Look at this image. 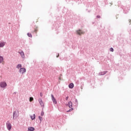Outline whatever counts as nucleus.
<instances>
[{"instance_id":"nucleus-1","label":"nucleus","mask_w":131,"mask_h":131,"mask_svg":"<svg viewBox=\"0 0 131 131\" xmlns=\"http://www.w3.org/2000/svg\"><path fill=\"white\" fill-rule=\"evenodd\" d=\"M6 126H7V128L8 130H10L12 128V125L10 123L9 121L7 122Z\"/></svg>"},{"instance_id":"nucleus-2","label":"nucleus","mask_w":131,"mask_h":131,"mask_svg":"<svg viewBox=\"0 0 131 131\" xmlns=\"http://www.w3.org/2000/svg\"><path fill=\"white\" fill-rule=\"evenodd\" d=\"M7 86V84L6 82L3 81L0 82V86L1 88H6Z\"/></svg>"},{"instance_id":"nucleus-3","label":"nucleus","mask_w":131,"mask_h":131,"mask_svg":"<svg viewBox=\"0 0 131 131\" xmlns=\"http://www.w3.org/2000/svg\"><path fill=\"white\" fill-rule=\"evenodd\" d=\"M19 72L20 73H21L22 74H24L26 72V70L24 68H21L19 69Z\"/></svg>"},{"instance_id":"nucleus-4","label":"nucleus","mask_w":131,"mask_h":131,"mask_svg":"<svg viewBox=\"0 0 131 131\" xmlns=\"http://www.w3.org/2000/svg\"><path fill=\"white\" fill-rule=\"evenodd\" d=\"M6 42L5 41L0 42V48H3L6 45Z\"/></svg>"},{"instance_id":"nucleus-5","label":"nucleus","mask_w":131,"mask_h":131,"mask_svg":"<svg viewBox=\"0 0 131 131\" xmlns=\"http://www.w3.org/2000/svg\"><path fill=\"white\" fill-rule=\"evenodd\" d=\"M77 34L80 35L81 34H83L84 33V32L80 30H79L77 31Z\"/></svg>"},{"instance_id":"nucleus-6","label":"nucleus","mask_w":131,"mask_h":131,"mask_svg":"<svg viewBox=\"0 0 131 131\" xmlns=\"http://www.w3.org/2000/svg\"><path fill=\"white\" fill-rule=\"evenodd\" d=\"M51 97H52V99L53 100V102L54 104H57V101L56 100V99L54 98V95H51Z\"/></svg>"},{"instance_id":"nucleus-7","label":"nucleus","mask_w":131,"mask_h":131,"mask_svg":"<svg viewBox=\"0 0 131 131\" xmlns=\"http://www.w3.org/2000/svg\"><path fill=\"white\" fill-rule=\"evenodd\" d=\"M17 117V114L16 112H14L13 114V119L16 118Z\"/></svg>"},{"instance_id":"nucleus-8","label":"nucleus","mask_w":131,"mask_h":131,"mask_svg":"<svg viewBox=\"0 0 131 131\" xmlns=\"http://www.w3.org/2000/svg\"><path fill=\"white\" fill-rule=\"evenodd\" d=\"M19 53L20 54V55L22 58H25V55L24 52L23 51L19 52Z\"/></svg>"},{"instance_id":"nucleus-9","label":"nucleus","mask_w":131,"mask_h":131,"mask_svg":"<svg viewBox=\"0 0 131 131\" xmlns=\"http://www.w3.org/2000/svg\"><path fill=\"white\" fill-rule=\"evenodd\" d=\"M106 74H107V71H104V72L99 73V76H103Z\"/></svg>"},{"instance_id":"nucleus-10","label":"nucleus","mask_w":131,"mask_h":131,"mask_svg":"<svg viewBox=\"0 0 131 131\" xmlns=\"http://www.w3.org/2000/svg\"><path fill=\"white\" fill-rule=\"evenodd\" d=\"M39 103H40V105H41V106H44V103L41 99H39Z\"/></svg>"},{"instance_id":"nucleus-11","label":"nucleus","mask_w":131,"mask_h":131,"mask_svg":"<svg viewBox=\"0 0 131 131\" xmlns=\"http://www.w3.org/2000/svg\"><path fill=\"white\" fill-rule=\"evenodd\" d=\"M35 130V128L32 127H29L28 128V131H34Z\"/></svg>"},{"instance_id":"nucleus-12","label":"nucleus","mask_w":131,"mask_h":131,"mask_svg":"<svg viewBox=\"0 0 131 131\" xmlns=\"http://www.w3.org/2000/svg\"><path fill=\"white\" fill-rule=\"evenodd\" d=\"M4 57L2 56H0V63H2L4 62Z\"/></svg>"},{"instance_id":"nucleus-13","label":"nucleus","mask_w":131,"mask_h":131,"mask_svg":"<svg viewBox=\"0 0 131 131\" xmlns=\"http://www.w3.org/2000/svg\"><path fill=\"white\" fill-rule=\"evenodd\" d=\"M69 87L70 88V89H73L74 88V84L73 83H70L69 85Z\"/></svg>"},{"instance_id":"nucleus-14","label":"nucleus","mask_w":131,"mask_h":131,"mask_svg":"<svg viewBox=\"0 0 131 131\" xmlns=\"http://www.w3.org/2000/svg\"><path fill=\"white\" fill-rule=\"evenodd\" d=\"M68 105H69V107L70 108H72V103L71 101H70L68 103Z\"/></svg>"},{"instance_id":"nucleus-15","label":"nucleus","mask_w":131,"mask_h":131,"mask_svg":"<svg viewBox=\"0 0 131 131\" xmlns=\"http://www.w3.org/2000/svg\"><path fill=\"white\" fill-rule=\"evenodd\" d=\"M35 114H34L32 116H31V119L33 120L35 119Z\"/></svg>"},{"instance_id":"nucleus-16","label":"nucleus","mask_w":131,"mask_h":131,"mask_svg":"<svg viewBox=\"0 0 131 131\" xmlns=\"http://www.w3.org/2000/svg\"><path fill=\"white\" fill-rule=\"evenodd\" d=\"M27 36H28V37H31V38L32 37V34L30 33H27Z\"/></svg>"},{"instance_id":"nucleus-17","label":"nucleus","mask_w":131,"mask_h":131,"mask_svg":"<svg viewBox=\"0 0 131 131\" xmlns=\"http://www.w3.org/2000/svg\"><path fill=\"white\" fill-rule=\"evenodd\" d=\"M21 68V64H18L17 66V67H16V68L18 69H20V68Z\"/></svg>"},{"instance_id":"nucleus-18","label":"nucleus","mask_w":131,"mask_h":131,"mask_svg":"<svg viewBox=\"0 0 131 131\" xmlns=\"http://www.w3.org/2000/svg\"><path fill=\"white\" fill-rule=\"evenodd\" d=\"M34 98L33 97H30V102L33 101Z\"/></svg>"},{"instance_id":"nucleus-19","label":"nucleus","mask_w":131,"mask_h":131,"mask_svg":"<svg viewBox=\"0 0 131 131\" xmlns=\"http://www.w3.org/2000/svg\"><path fill=\"white\" fill-rule=\"evenodd\" d=\"M110 51H111V52H114V48H111Z\"/></svg>"},{"instance_id":"nucleus-20","label":"nucleus","mask_w":131,"mask_h":131,"mask_svg":"<svg viewBox=\"0 0 131 131\" xmlns=\"http://www.w3.org/2000/svg\"><path fill=\"white\" fill-rule=\"evenodd\" d=\"M37 31H38L37 28H36V29H35L34 32L36 33Z\"/></svg>"},{"instance_id":"nucleus-21","label":"nucleus","mask_w":131,"mask_h":131,"mask_svg":"<svg viewBox=\"0 0 131 131\" xmlns=\"http://www.w3.org/2000/svg\"><path fill=\"white\" fill-rule=\"evenodd\" d=\"M42 118L40 116H39V120L41 122Z\"/></svg>"},{"instance_id":"nucleus-22","label":"nucleus","mask_w":131,"mask_h":131,"mask_svg":"<svg viewBox=\"0 0 131 131\" xmlns=\"http://www.w3.org/2000/svg\"><path fill=\"white\" fill-rule=\"evenodd\" d=\"M44 115V112H41V116H43Z\"/></svg>"},{"instance_id":"nucleus-23","label":"nucleus","mask_w":131,"mask_h":131,"mask_svg":"<svg viewBox=\"0 0 131 131\" xmlns=\"http://www.w3.org/2000/svg\"><path fill=\"white\" fill-rule=\"evenodd\" d=\"M73 110V108H72L69 111H67V112H70L72 111Z\"/></svg>"},{"instance_id":"nucleus-24","label":"nucleus","mask_w":131,"mask_h":131,"mask_svg":"<svg viewBox=\"0 0 131 131\" xmlns=\"http://www.w3.org/2000/svg\"><path fill=\"white\" fill-rule=\"evenodd\" d=\"M43 94L42 93H40V96L42 97Z\"/></svg>"},{"instance_id":"nucleus-25","label":"nucleus","mask_w":131,"mask_h":131,"mask_svg":"<svg viewBox=\"0 0 131 131\" xmlns=\"http://www.w3.org/2000/svg\"><path fill=\"white\" fill-rule=\"evenodd\" d=\"M98 18H100V15H97V16Z\"/></svg>"},{"instance_id":"nucleus-26","label":"nucleus","mask_w":131,"mask_h":131,"mask_svg":"<svg viewBox=\"0 0 131 131\" xmlns=\"http://www.w3.org/2000/svg\"><path fill=\"white\" fill-rule=\"evenodd\" d=\"M59 56V54L58 55V56H57V57L58 58Z\"/></svg>"},{"instance_id":"nucleus-27","label":"nucleus","mask_w":131,"mask_h":131,"mask_svg":"<svg viewBox=\"0 0 131 131\" xmlns=\"http://www.w3.org/2000/svg\"><path fill=\"white\" fill-rule=\"evenodd\" d=\"M68 97H67V100H68Z\"/></svg>"}]
</instances>
